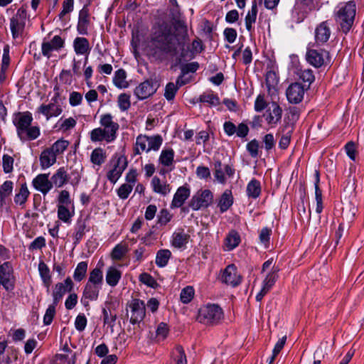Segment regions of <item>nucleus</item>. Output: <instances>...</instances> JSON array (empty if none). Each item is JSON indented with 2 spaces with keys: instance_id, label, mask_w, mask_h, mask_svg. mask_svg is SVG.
I'll use <instances>...</instances> for the list:
<instances>
[{
  "instance_id": "f257e3e1",
  "label": "nucleus",
  "mask_w": 364,
  "mask_h": 364,
  "mask_svg": "<svg viewBox=\"0 0 364 364\" xmlns=\"http://www.w3.org/2000/svg\"><path fill=\"white\" fill-rule=\"evenodd\" d=\"M152 55L164 60L179 54V60L191 56L187 26L182 21L163 23L154 32L150 41Z\"/></svg>"
},
{
  "instance_id": "f03ea898",
  "label": "nucleus",
  "mask_w": 364,
  "mask_h": 364,
  "mask_svg": "<svg viewBox=\"0 0 364 364\" xmlns=\"http://www.w3.org/2000/svg\"><path fill=\"white\" fill-rule=\"evenodd\" d=\"M33 119L30 112H19L14 115L13 124L21 141H32L40 136V128L38 126H31Z\"/></svg>"
},
{
  "instance_id": "7ed1b4c3",
  "label": "nucleus",
  "mask_w": 364,
  "mask_h": 364,
  "mask_svg": "<svg viewBox=\"0 0 364 364\" xmlns=\"http://www.w3.org/2000/svg\"><path fill=\"white\" fill-rule=\"evenodd\" d=\"M335 13V20L339 25L340 29L347 33L352 28L356 14V4L355 1H350L341 3L337 7Z\"/></svg>"
},
{
  "instance_id": "20e7f679",
  "label": "nucleus",
  "mask_w": 364,
  "mask_h": 364,
  "mask_svg": "<svg viewBox=\"0 0 364 364\" xmlns=\"http://www.w3.org/2000/svg\"><path fill=\"white\" fill-rule=\"evenodd\" d=\"M223 314V310L218 305L208 304L199 309L198 320L205 324H215L222 318Z\"/></svg>"
},
{
  "instance_id": "39448f33",
  "label": "nucleus",
  "mask_w": 364,
  "mask_h": 364,
  "mask_svg": "<svg viewBox=\"0 0 364 364\" xmlns=\"http://www.w3.org/2000/svg\"><path fill=\"white\" fill-rule=\"evenodd\" d=\"M26 16V10L23 7H21L18 9L16 15L10 19V28L14 38H17L23 35Z\"/></svg>"
},
{
  "instance_id": "423d86ee",
  "label": "nucleus",
  "mask_w": 364,
  "mask_h": 364,
  "mask_svg": "<svg viewBox=\"0 0 364 364\" xmlns=\"http://www.w3.org/2000/svg\"><path fill=\"white\" fill-rule=\"evenodd\" d=\"M213 196L210 190L198 191L189 201L188 205L193 210L207 208L212 203Z\"/></svg>"
},
{
  "instance_id": "0eeeda50",
  "label": "nucleus",
  "mask_w": 364,
  "mask_h": 364,
  "mask_svg": "<svg viewBox=\"0 0 364 364\" xmlns=\"http://www.w3.org/2000/svg\"><path fill=\"white\" fill-rule=\"evenodd\" d=\"M102 131L105 133L107 142H112L117 138V132L119 129V124L114 122L111 114L101 115L100 120Z\"/></svg>"
},
{
  "instance_id": "6e6552de",
  "label": "nucleus",
  "mask_w": 364,
  "mask_h": 364,
  "mask_svg": "<svg viewBox=\"0 0 364 364\" xmlns=\"http://www.w3.org/2000/svg\"><path fill=\"white\" fill-rule=\"evenodd\" d=\"M159 84L153 80H146L141 82L134 89V94L139 100L147 99L153 95L159 87Z\"/></svg>"
},
{
  "instance_id": "1a4fd4ad",
  "label": "nucleus",
  "mask_w": 364,
  "mask_h": 364,
  "mask_svg": "<svg viewBox=\"0 0 364 364\" xmlns=\"http://www.w3.org/2000/svg\"><path fill=\"white\" fill-rule=\"evenodd\" d=\"M328 57L329 53L325 50L310 49L306 54L307 62L316 68L323 66L328 60Z\"/></svg>"
},
{
  "instance_id": "9d476101",
  "label": "nucleus",
  "mask_w": 364,
  "mask_h": 364,
  "mask_svg": "<svg viewBox=\"0 0 364 364\" xmlns=\"http://www.w3.org/2000/svg\"><path fill=\"white\" fill-rule=\"evenodd\" d=\"M0 277L6 290L11 291L14 289L15 278L10 262H6L0 266Z\"/></svg>"
},
{
  "instance_id": "9b49d317",
  "label": "nucleus",
  "mask_w": 364,
  "mask_h": 364,
  "mask_svg": "<svg viewBox=\"0 0 364 364\" xmlns=\"http://www.w3.org/2000/svg\"><path fill=\"white\" fill-rule=\"evenodd\" d=\"M282 109L276 102H272L267 109L264 117L268 125L275 127L282 119Z\"/></svg>"
},
{
  "instance_id": "f8f14e48",
  "label": "nucleus",
  "mask_w": 364,
  "mask_h": 364,
  "mask_svg": "<svg viewBox=\"0 0 364 364\" xmlns=\"http://www.w3.org/2000/svg\"><path fill=\"white\" fill-rule=\"evenodd\" d=\"M127 166L126 157L119 156L114 164V167L107 173V179L112 183H115L121 177L122 173Z\"/></svg>"
},
{
  "instance_id": "ddd939ff",
  "label": "nucleus",
  "mask_w": 364,
  "mask_h": 364,
  "mask_svg": "<svg viewBox=\"0 0 364 364\" xmlns=\"http://www.w3.org/2000/svg\"><path fill=\"white\" fill-rule=\"evenodd\" d=\"M130 322L132 324L140 323L146 315V304L144 302L139 299H134L130 304Z\"/></svg>"
},
{
  "instance_id": "4468645a",
  "label": "nucleus",
  "mask_w": 364,
  "mask_h": 364,
  "mask_svg": "<svg viewBox=\"0 0 364 364\" xmlns=\"http://www.w3.org/2000/svg\"><path fill=\"white\" fill-rule=\"evenodd\" d=\"M305 89L299 82L291 84L286 91V95L288 101L291 104H298L304 98Z\"/></svg>"
},
{
  "instance_id": "2eb2a0df",
  "label": "nucleus",
  "mask_w": 364,
  "mask_h": 364,
  "mask_svg": "<svg viewBox=\"0 0 364 364\" xmlns=\"http://www.w3.org/2000/svg\"><path fill=\"white\" fill-rule=\"evenodd\" d=\"M73 289V282L70 277H67L63 283L59 282L55 285L53 291V302L58 304L67 292H70Z\"/></svg>"
},
{
  "instance_id": "dca6fc26",
  "label": "nucleus",
  "mask_w": 364,
  "mask_h": 364,
  "mask_svg": "<svg viewBox=\"0 0 364 364\" xmlns=\"http://www.w3.org/2000/svg\"><path fill=\"white\" fill-rule=\"evenodd\" d=\"M311 0H296L292 9V16L298 22L302 21L311 10Z\"/></svg>"
},
{
  "instance_id": "f3484780",
  "label": "nucleus",
  "mask_w": 364,
  "mask_h": 364,
  "mask_svg": "<svg viewBox=\"0 0 364 364\" xmlns=\"http://www.w3.org/2000/svg\"><path fill=\"white\" fill-rule=\"evenodd\" d=\"M58 97V94H56L48 105L43 104L38 109V112L43 114L47 119L53 117H58L62 113V108L57 104Z\"/></svg>"
},
{
  "instance_id": "a211bd4d",
  "label": "nucleus",
  "mask_w": 364,
  "mask_h": 364,
  "mask_svg": "<svg viewBox=\"0 0 364 364\" xmlns=\"http://www.w3.org/2000/svg\"><path fill=\"white\" fill-rule=\"evenodd\" d=\"M221 281L232 287H236L241 282V277L237 274L235 264H230L226 267L222 274Z\"/></svg>"
},
{
  "instance_id": "6ab92c4d",
  "label": "nucleus",
  "mask_w": 364,
  "mask_h": 364,
  "mask_svg": "<svg viewBox=\"0 0 364 364\" xmlns=\"http://www.w3.org/2000/svg\"><path fill=\"white\" fill-rule=\"evenodd\" d=\"M32 185L38 191L46 195L53 188V183L48 178V174L41 173L33 179Z\"/></svg>"
},
{
  "instance_id": "aec40b11",
  "label": "nucleus",
  "mask_w": 364,
  "mask_h": 364,
  "mask_svg": "<svg viewBox=\"0 0 364 364\" xmlns=\"http://www.w3.org/2000/svg\"><path fill=\"white\" fill-rule=\"evenodd\" d=\"M102 287L91 284L89 283H86L83 293L82 297L81 299V301L85 306H89L90 301H96L98 299L100 291Z\"/></svg>"
},
{
  "instance_id": "412c9836",
  "label": "nucleus",
  "mask_w": 364,
  "mask_h": 364,
  "mask_svg": "<svg viewBox=\"0 0 364 364\" xmlns=\"http://www.w3.org/2000/svg\"><path fill=\"white\" fill-rule=\"evenodd\" d=\"M191 194V190L187 186L179 187L173 196L171 203V208L181 207L185 201L188 198Z\"/></svg>"
},
{
  "instance_id": "4be33fe9",
  "label": "nucleus",
  "mask_w": 364,
  "mask_h": 364,
  "mask_svg": "<svg viewBox=\"0 0 364 364\" xmlns=\"http://www.w3.org/2000/svg\"><path fill=\"white\" fill-rule=\"evenodd\" d=\"M331 36V30L327 21L321 22L315 30V38L317 43L327 42Z\"/></svg>"
},
{
  "instance_id": "5701e85b",
  "label": "nucleus",
  "mask_w": 364,
  "mask_h": 364,
  "mask_svg": "<svg viewBox=\"0 0 364 364\" xmlns=\"http://www.w3.org/2000/svg\"><path fill=\"white\" fill-rule=\"evenodd\" d=\"M57 155L50 148L43 150L40 155V164L42 168H47L56 161Z\"/></svg>"
},
{
  "instance_id": "b1692460",
  "label": "nucleus",
  "mask_w": 364,
  "mask_h": 364,
  "mask_svg": "<svg viewBox=\"0 0 364 364\" xmlns=\"http://www.w3.org/2000/svg\"><path fill=\"white\" fill-rule=\"evenodd\" d=\"M73 48L77 55H88L91 47L86 38L77 37L73 41Z\"/></svg>"
},
{
  "instance_id": "393cba45",
  "label": "nucleus",
  "mask_w": 364,
  "mask_h": 364,
  "mask_svg": "<svg viewBox=\"0 0 364 364\" xmlns=\"http://www.w3.org/2000/svg\"><path fill=\"white\" fill-rule=\"evenodd\" d=\"M86 227V220L82 218H79L74 226V232L73 233L75 245L78 244L85 235Z\"/></svg>"
},
{
  "instance_id": "a878e982",
  "label": "nucleus",
  "mask_w": 364,
  "mask_h": 364,
  "mask_svg": "<svg viewBox=\"0 0 364 364\" xmlns=\"http://www.w3.org/2000/svg\"><path fill=\"white\" fill-rule=\"evenodd\" d=\"M174 151L172 149H163L159 156V161L164 166L168 167V171L173 170Z\"/></svg>"
},
{
  "instance_id": "bb28decb",
  "label": "nucleus",
  "mask_w": 364,
  "mask_h": 364,
  "mask_svg": "<svg viewBox=\"0 0 364 364\" xmlns=\"http://www.w3.org/2000/svg\"><path fill=\"white\" fill-rule=\"evenodd\" d=\"M122 277V272L114 267H109L106 272V282L110 287H115Z\"/></svg>"
},
{
  "instance_id": "cd10ccee",
  "label": "nucleus",
  "mask_w": 364,
  "mask_h": 364,
  "mask_svg": "<svg viewBox=\"0 0 364 364\" xmlns=\"http://www.w3.org/2000/svg\"><path fill=\"white\" fill-rule=\"evenodd\" d=\"M151 186L154 192L166 196L171 191V186L166 182L162 183L159 178L154 176L151 180Z\"/></svg>"
},
{
  "instance_id": "c85d7f7f",
  "label": "nucleus",
  "mask_w": 364,
  "mask_h": 364,
  "mask_svg": "<svg viewBox=\"0 0 364 364\" xmlns=\"http://www.w3.org/2000/svg\"><path fill=\"white\" fill-rule=\"evenodd\" d=\"M55 186L60 188L68 183V176L65 168L61 167L53 175L50 181Z\"/></svg>"
},
{
  "instance_id": "c756f323",
  "label": "nucleus",
  "mask_w": 364,
  "mask_h": 364,
  "mask_svg": "<svg viewBox=\"0 0 364 364\" xmlns=\"http://www.w3.org/2000/svg\"><path fill=\"white\" fill-rule=\"evenodd\" d=\"M89 24V14L85 9H82L79 14L77 23V31L80 34L85 35L87 33V26Z\"/></svg>"
},
{
  "instance_id": "7c9ffc66",
  "label": "nucleus",
  "mask_w": 364,
  "mask_h": 364,
  "mask_svg": "<svg viewBox=\"0 0 364 364\" xmlns=\"http://www.w3.org/2000/svg\"><path fill=\"white\" fill-rule=\"evenodd\" d=\"M232 203L233 197L231 191H225L218 202V207L220 208V212L224 213L227 211L232 206Z\"/></svg>"
},
{
  "instance_id": "2f4dec72",
  "label": "nucleus",
  "mask_w": 364,
  "mask_h": 364,
  "mask_svg": "<svg viewBox=\"0 0 364 364\" xmlns=\"http://www.w3.org/2000/svg\"><path fill=\"white\" fill-rule=\"evenodd\" d=\"M30 192L28 189L26 183H24L21 184L20 188L14 196V200L15 204L20 206H23L27 201Z\"/></svg>"
},
{
  "instance_id": "473e14b6",
  "label": "nucleus",
  "mask_w": 364,
  "mask_h": 364,
  "mask_svg": "<svg viewBox=\"0 0 364 364\" xmlns=\"http://www.w3.org/2000/svg\"><path fill=\"white\" fill-rule=\"evenodd\" d=\"M247 195L249 198L256 199L261 193L260 182L255 178H252L247 186Z\"/></svg>"
},
{
  "instance_id": "72a5a7b5",
  "label": "nucleus",
  "mask_w": 364,
  "mask_h": 364,
  "mask_svg": "<svg viewBox=\"0 0 364 364\" xmlns=\"http://www.w3.org/2000/svg\"><path fill=\"white\" fill-rule=\"evenodd\" d=\"M14 183L11 181H6L0 186V208L6 204V198L12 193Z\"/></svg>"
},
{
  "instance_id": "f704fd0d",
  "label": "nucleus",
  "mask_w": 364,
  "mask_h": 364,
  "mask_svg": "<svg viewBox=\"0 0 364 364\" xmlns=\"http://www.w3.org/2000/svg\"><path fill=\"white\" fill-rule=\"evenodd\" d=\"M107 159V154L104 149L100 147L95 148L91 153L90 161L98 166L104 164Z\"/></svg>"
},
{
  "instance_id": "c9c22d12",
  "label": "nucleus",
  "mask_w": 364,
  "mask_h": 364,
  "mask_svg": "<svg viewBox=\"0 0 364 364\" xmlns=\"http://www.w3.org/2000/svg\"><path fill=\"white\" fill-rule=\"evenodd\" d=\"M87 282L102 287L103 284V272L100 267H96L90 272L89 279Z\"/></svg>"
},
{
  "instance_id": "e433bc0d",
  "label": "nucleus",
  "mask_w": 364,
  "mask_h": 364,
  "mask_svg": "<svg viewBox=\"0 0 364 364\" xmlns=\"http://www.w3.org/2000/svg\"><path fill=\"white\" fill-rule=\"evenodd\" d=\"M171 257V252L167 249L160 250L156 252V264L159 267H164L167 265L169 259Z\"/></svg>"
},
{
  "instance_id": "4c0bfd02",
  "label": "nucleus",
  "mask_w": 364,
  "mask_h": 364,
  "mask_svg": "<svg viewBox=\"0 0 364 364\" xmlns=\"http://www.w3.org/2000/svg\"><path fill=\"white\" fill-rule=\"evenodd\" d=\"M190 236L183 231L174 232L173 235L172 245L177 248L185 246L189 240Z\"/></svg>"
},
{
  "instance_id": "58836bf2",
  "label": "nucleus",
  "mask_w": 364,
  "mask_h": 364,
  "mask_svg": "<svg viewBox=\"0 0 364 364\" xmlns=\"http://www.w3.org/2000/svg\"><path fill=\"white\" fill-rule=\"evenodd\" d=\"M257 14V2L254 0L252 3L251 10L248 11L245 17V26L246 28L250 31L252 27V24L256 21Z\"/></svg>"
},
{
  "instance_id": "ea45409f",
  "label": "nucleus",
  "mask_w": 364,
  "mask_h": 364,
  "mask_svg": "<svg viewBox=\"0 0 364 364\" xmlns=\"http://www.w3.org/2000/svg\"><path fill=\"white\" fill-rule=\"evenodd\" d=\"M240 242V237L239 234L236 231L232 230L227 235L225 240V245L228 250H232L239 245Z\"/></svg>"
},
{
  "instance_id": "a19ab883",
  "label": "nucleus",
  "mask_w": 364,
  "mask_h": 364,
  "mask_svg": "<svg viewBox=\"0 0 364 364\" xmlns=\"http://www.w3.org/2000/svg\"><path fill=\"white\" fill-rule=\"evenodd\" d=\"M127 73L124 70L119 69L115 72L113 82L114 84L119 88H125L128 86V82L126 80Z\"/></svg>"
},
{
  "instance_id": "79ce46f5",
  "label": "nucleus",
  "mask_w": 364,
  "mask_h": 364,
  "mask_svg": "<svg viewBox=\"0 0 364 364\" xmlns=\"http://www.w3.org/2000/svg\"><path fill=\"white\" fill-rule=\"evenodd\" d=\"M319 183V173L316 171V181H315V198L316 200V211L317 213H321L323 210V202H322V192L318 186Z\"/></svg>"
},
{
  "instance_id": "37998d69",
  "label": "nucleus",
  "mask_w": 364,
  "mask_h": 364,
  "mask_svg": "<svg viewBox=\"0 0 364 364\" xmlns=\"http://www.w3.org/2000/svg\"><path fill=\"white\" fill-rule=\"evenodd\" d=\"M87 270V262L84 261L79 262L73 274L74 279L77 282L82 281L85 277Z\"/></svg>"
},
{
  "instance_id": "c03bdc74",
  "label": "nucleus",
  "mask_w": 364,
  "mask_h": 364,
  "mask_svg": "<svg viewBox=\"0 0 364 364\" xmlns=\"http://www.w3.org/2000/svg\"><path fill=\"white\" fill-rule=\"evenodd\" d=\"M200 102L207 103L212 106H217L220 104L218 97L212 91L204 92L200 96Z\"/></svg>"
},
{
  "instance_id": "a18cd8bd",
  "label": "nucleus",
  "mask_w": 364,
  "mask_h": 364,
  "mask_svg": "<svg viewBox=\"0 0 364 364\" xmlns=\"http://www.w3.org/2000/svg\"><path fill=\"white\" fill-rule=\"evenodd\" d=\"M73 214L68 210V206L58 205V218L65 223H70Z\"/></svg>"
},
{
  "instance_id": "49530a36",
  "label": "nucleus",
  "mask_w": 364,
  "mask_h": 364,
  "mask_svg": "<svg viewBox=\"0 0 364 364\" xmlns=\"http://www.w3.org/2000/svg\"><path fill=\"white\" fill-rule=\"evenodd\" d=\"M296 75L300 80L304 82H308L310 85L315 80V76L311 69H299L296 72Z\"/></svg>"
},
{
  "instance_id": "de8ad7c7",
  "label": "nucleus",
  "mask_w": 364,
  "mask_h": 364,
  "mask_svg": "<svg viewBox=\"0 0 364 364\" xmlns=\"http://www.w3.org/2000/svg\"><path fill=\"white\" fill-rule=\"evenodd\" d=\"M38 271L44 284L48 287L50 284V275L47 264L43 262H41L38 264Z\"/></svg>"
},
{
  "instance_id": "09e8293b",
  "label": "nucleus",
  "mask_w": 364,
  "mask_h": 364,
  "mask_svg": "<svg viewBox=\"0 0 364 364\" xmlns=\"http://www.w3.org/2000/svg\"><path fill=\"white\" fill-rule=\"evenodd\" d=\"M162 142H163V139L159 134L148 136L147 152H149L151 150L158 151L159 149V148L161 147Z\"/></svg>"
},
{
  "instance_id": "8fccbe9b",
  "label": "nucleus",
  "mask_w": 364,
  "mask_h": 364,
  "mask_svg": "<svg viewBox=\"0 0 364 364\" xmlns=\"http://www.w3.org/2000/svg\"><path fill=\"white\" fill-rule=\"evenodd\" d=\"M148 136L139 135L136 137L135 143V154H140L141 151H146L147 152L148 148Z\"/></svg>"
},
{
  "instance_id": "3c124183",
  "label": "nucleus",
  "mask_w": 364,
  "mask_h": 364,
  "mask_svg": "<svg viewBox=\"0 0 364 364\" xmlns=\"http://www.w3.org/2000/svg\"><path fill=\"white\" fill-rule=\"evenodd\" d=\"M277 271V270H274V272L269 273L264 279L262 287V289H263L264 291L267 293L270 290V289L274 286L277 278L276 274Z\"/></svg>"
},
{
  "instance_id": "603ef678",
  "label": "nucleus",
  "mask_w": 364,
  "mask_h": 364,
  "mask_svg": "<svg viewBox=\"0 0 364 364\" xmlns=\"http://www.w3.org/2000/svg\"><path fill=\"white\" fill-rule=\"evenodd\" d=\"M127 246L124 244L117 245L112 251L111 256L113 259L119 260L123 258L127 252Z\"/></svg>"
},
{
  "instance_id": "864d4df0",
  "label": "nucleus",
  "mask_w": 364,
  "mask_h": 364,
  "mask_svg": "<svg viewBox=\"0 0 364 364\" xmlns=\"http://www.w3.org/2000/svg\"><path fill=\"white\" fill-rule=\"evenodd\" d=\"M222 166H222V163L220 161H215V163H214V170H215L214 175H215L216 180L218 182H220L221 183H225L226 178H225V174H224V172H225L224 169L223 168Z\"/></svg>"
},
{
  "instance_id": "5fc2aeb1",
  "label": "nucleus",
  "mask_w": 364,
  "mask_h": 364,
  "mask_svg": "<svg viewBox=\"0 0 364 364\" xmlns=\"http://www.w3.org/2000/svg\"><path fill=\"white\" fill-rule=\"evenodd\" d=\"M194 289L192 287L188 286L181 290L180 298L183 304L189 303L193 298Z\"/></svg>"
},
{
  "instance_id": "6e6d98bb",
  "label": "nucleus",
  "mask_w": 364,
  "mask_h": 364,
  "mask_svg": "<svg viewBox=\"0 0 364 364\" xmlns=\"http://www.w3.org/2000/svg\"><path fill=\"white\" fill-rule=\"evenodd\" d=\"M172 218L173 215L167 209H161L157 216L158 224L166 225L171 220Z\"/></svg>"
},
{
  "instance_id": "4d7b16f0",
  "label": "nucleus",
  "mask_w": 364,
  "mask_h": 364,
  "mask_svg": "<svg viewBox=\"0 0 364 364\" xmlns=\"http://www.w3.org/2000/svg\"><path fill=\"white\" fill-rule=\"evenodd\" d=\"M69 142L67 140L59 139L50 147L56 155L62 154L68 146Z\"/></svg>"
},
{
  "instance_id": "13d9d810",
  "label": "nucleus",
  "mask_w": 364,
  "mask_h": 364,
  "mask_svg": "<svg viewBox=\"0 0 364 364\" xmlns=\"http://www.w3.org/2000/svg\"><path fill=\"white\" fill-rule=\"evenodd\" d=\"M117 102L118 106L122 111L127 110L131 106L130 95L126 93L119 95Z\"/></svg>"
},
{
  "instance_id": "bf43d9fd",
  "label": "nucleus",
  "mask_w": 364,
  "mask_h": 364,
  "mask_svg": "<svg viewBox=\"0 0 364 364\" xmlns=\"http://www.w3.org/2000/svg\"><path fill=\"white\" fill-rule=\"evenodd\" d=\"M14 159L12 156L4 154L2 157V166L4 171L6 173H10L13 171L14 169Z\"/></svg>"
},
{
  "instance_id": "052dcab7",
  "label": "nucleus",
  "mask_w": 364,
  "mask_h": 364,
  "mask_svg": "<svg viewBox=\"0 0 364 364\" xmlns=\"http://www.w3.org/2000/svg\"><path fill=\"white\" fill-rule=\"evenodd\" d=\"M90 139L94 142L101 141L102 140H105L107 142L106 134L101 127L95 128L91 131Z\"/></svg>"
},
{
  "instance_id": "680f3d73",
  "label": "nucleus",
  "mask_w": 364,
  "mask_h": 364,
  "mask_svg": "<svg viewBox=\"0 0 364 364\" xmlns=\"http://www.w3.org/2000/svg\"><path fill=\"white\" fill-rule=\"evenodd\" d=\"M56 306L57 304H54V303L53 302V304L50 305L46 309V314L43 316V323L45 325H50L52 323L54 316L55 314Z\"/></svg>"
},
{
  "instance_id": "e2e57ef3",
  "label": "nucleus",
  "mask_w": 364,
  "mask_h": 364,
  "mask_svg": "<svg viewBox=\"0 0 364 364\" xmlns=\"http://www.w3.org/2000/svg\"><path fill=\"white\" fill-rule=\"evenodd\" d=\"M178 89V86L176 85L174 83L168 82L165 88V98L168 101L173 100Z\"/></svg>"
},
{
  "instance_id": "0e129e2a",
  "label": "nucleus",
  "mask_w": 364,
  "mask_h": 364,
  "mask_svg": "<svg viewBox=\"0 0 364 364\" xmlns=\"http://www.w3.org/2000/svg\"><path fill=\"white\" fill-rule=\"evenodd\" d=\"M268 103L265 100L264 95H259L255 102V110L257 112H261L266 108H267Z\"/></svg>"
},
{
  "instance_id": "69168bd1",
  "label": "nucleus",
  "mask_w": 364,
  "mask_h": 364,
  "mask_svg": "<svg viewBox=\"0 0 364 364\" xmlns=\"http://www.w3.org/2000/svg\"><path fill=\"white\" fill-rule=\"evenodd\" d=\"M133 186L132 184L124 183L117 190V195L121 199H127L132 192Z\"/></svg>"
},
{
  "instance_id": "338daca9",
  "label": "nucleus",
  "mask_w": 364,
  "mask_h": 364,
  "mask_svg": "<svg viewBox=\"0 0 364 364\" xmlns=\"http://www.w3.org/2000/svg\"><path fill=\"white\" fill-rule=\"evenodd\" d=\"M168 325L164 322L159 324L156 330V336L159 340H164L166 338L168 333Z\"/></svg>"
},
{
  "instance_id": "774afa93",
  "label": "nucleus",
  "mask_w": 364,
  "mask_h": 364,
  "mask_svg": "<svg viewBox=\"0 0 364 364\" xmlns=\"http://www.w3.org/2000/svg\"><path fill=\"white\" fill-rule=\"evenodd\" d=\"M356 212V208L352 204H348L345 208H343L342 215L348 220H351Z\"/></svg>"
}]
</instances>
